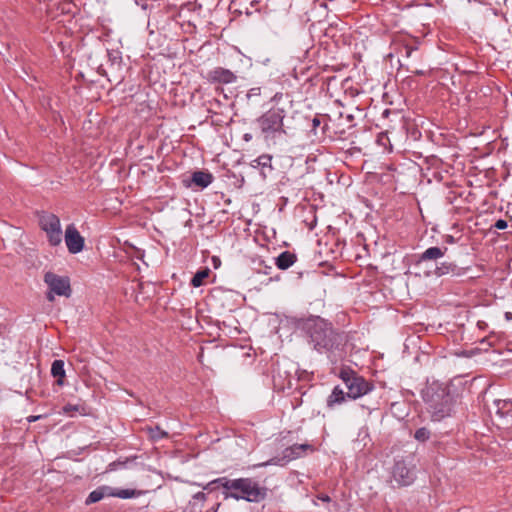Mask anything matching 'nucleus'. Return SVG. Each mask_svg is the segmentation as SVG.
<instances>
[{
    "mask_svg": "<svg viewBox=\"0 0 512 512\" xmlns=\"http://www.w3.org/2000/svg\"><path fill=\"white\" fill-rule=\"evenodd\" d=\"M143 494H145V491H142V490L112 488L111 497H117V498H121V499H130V498L142 496Z\"/></svg>",
    "mask_w": 512,
    "mask_h": 512,
    "instance_id": "obj_18",
    "label": "nucleus"
},
{
    "mask_svg": "<svg viewBox=\"0 0 512 512\" xmlns=\"http://www.w3.org/2000/svg\"><path fill=\"white\" fill-rule=\"evenodd\" d=\"M317 498L319 500H321L322 502H326V503L331 501V498L328 495H326V494L318 495Z\"/></svg>",
    "mask_w": 512,
    "mask_h": 512,
    "instance_id": "obj_33",
    "label": "nucleus"
},
{
    "mask_svg": "<svg viewBox=\"0 0 512 512\" xmlns=\"http://www.w3.org/2000/svg\"><path fill=\"white\" fill-rule=\"evenodd\" d=\"M321 124L320 118L318 116H315L312 119V129L315 131Z\"/></svg>",
    "mask_w": 512,
    "mask_h": 512,
    "instance_id": "obj_31",
    "label": "nucleus"
},
{
    "mask_svg": "<svg viewBox=\"0 0 512 512\" xmlns=\"http://www.w3.org/2000/svg\"><path fill=\"white\" fill-rule=\"evenodd\" d=\"M146 431H147L149 438L153 441H158L160 439L168 437V433L166 431L162 430L159 426L147 427Z\"/></svg>",
    "mask_w": 512,
    "mask_h": 512,
    "instance_id": "obj_22",
    "label": "nucleus"
},
{
    "mask_svg": "<svg viewBox=\"0 0 512 512\" xmlns=\"http://www.w3.org/2000/svg\"><path fill=\"white\" fill-rule=\"evenodd\" d=\"M338 377L346 385L347 396L350 399L360 398L374 389L372 382L367 381L348 366L341 367Z\"/></svg>",
    "mask_w": 512,
    "mask_h": 512,
    "instance_id": "obj_4",
    "label": "nucleus"
},
{
    "mask_svg": "<svg viewBox=\"0 0 512 512\" xmlns=\"http://www.w3.org/2000/svg\"><path fill=\"white\" fill-rule=\"evenodd\" d=\"M51 374L53 377H57V384L62 386L64 384L65 369L64 362L62 360H54L51 366Z\"/></svg>",
    "mask_w": 512,
    "mask_h": 512,
    "instance_id": "obj_19",
    "label": "nucleus"
},
{
    "mask_svg": "<svg viewBox=\"0 0 512 512\" xmlns=\"http://www.w3.org/2000/svg\"><path fill=\"white\" fill-rule=\"evenodd\" d=\"M193 499L201 503H204L207 499V496L204 492H197L196 494H194Z\"/></svg>",
    "mask_w": 512,
    "mask_h": 512,
    "instance_id": "obj_30",
    "label": "nucleus"
},
{
    "mask_svg": "<svg viewBox=\"0 0 512 512\" xmlns=\"http://www.w3.org/2000/svg\"><path fill=\"white\" fill-rule=\"evenodd\" d=\"M301 328L319 353H332L339 350L343 343L342 335L334 330L331 323L319 316L304 319Z\"/></svg>",
    "mask_w": 512,
    "mask_h": 512,
    "instance_id": "obj_1",
    "label": "nucleus"
},
{
    "mask_svg": "<svg viewBox=\"0 0 512 512\" xmlns=\"http://www.w3.org/2000/svg\"><path fill=\"white\" fill-rule=\"evenodd\" d=\"M41 417H42L41 415H35V416L31 415V416L27 417V421L29 423L35 422V421L39 420Z\"/></svg>",
    "mask_w": 512,
    "mask_h": 512,
    "instance_id": "obj_35",
    "label": "nucleus"
},
{
    "mask_svg": "<svg viewBox=\"0 0 512 512\" xmlns=\"http://www.w3.org/2000/svg\"><path fill=\"white\" fill-rule=\"evenodd\" d=\"M507 226V221L504 219H498L494 224V227L498 230H504L507 228Z\"/></svg>",
    "mask_w": 512,
    "mask_h": 512,
    "instance_id": "obj_29",
    "label": "nucleus"
},
{
    "mask_svg": "<svg viewBox=\"0 0 512 512\" xmlns=\"http://www.w3.org/2000/svg\"><path fill=\"white\" fill-rule=\"evenodd\" d=\"M466 270V268H460L452 262H442L440 265L436 266L434 274L437 277H441L448 274L461 276L466 273Z\"/></svg>",
    "mask_w": 512,
    "mask_h": 512,
    "instance_id": "obj_11",
    "label": "nucleus"
},
{
    "mask_svg": "<svg viewBox=\"0 0 512 512\" xmlns=\"http://www.w3.org/2000/svg\"><path fill=\"white\" fill-rule=\"evenodd\" d=\"M219 506H220V503H218L215 508H212V512H216Z\"/></svg>",
    "mask_w": 512,
    "mask_h": 512,
    "instance_id": "obj_37",
    "label": "nucleus"
},
{
    "mask_svg": "<svg viewBox=\"0 0 512 512\" xmlns=\"http://www.w3.org/2000/svg\"><path fill=\"white\" fill-rule=\"evenodd\" d=\"M393 480L399 486H408L413 483L415 479L414 472L408 467L407 463L403 460H396L391 471Z\"/></svg>",
    "mask_w": 512,
    "mask_h": 512,
    "instance_id": "obj_8",
    "label": "nucleus"
},
{
    "mask_svg": "<svg viewBox=\"0 0 512 512\" xmlns=\"http://www.w3.org/2000/svg\"><path fill=\"white\" fill-rule=\"evenodd\" d=\"M297 260L295 253L290 251H283L275 258V265L280 270H286L290 268Z\"/></svg>",
    "mask_w": 512,
    "mask_h": 512,
    "instance_id": "obj_15",
    "label": "nucleus"
},
{
    "mask_svg": "<svg viewBox=\"0 0 512 512\" xmlns=\"http://www.w3.org/2000/svg\"><path fill=\"white\" fill-rule=\"evenodd\" d=\"M271 161H272V157L268 154H263V155H260L257 159H255V163L258 165V166H261V167H270L271 168Z\"/></svg>",
    "mask_w": 512,
    "mask_h": 512,
    "instance_id": "obj_26",
    "label": "nucleus"
},
{
    "mask_svg": "<svg viewBox=\"0 0 512 512\" xmlns=\"http://www.w3.org/2000/svg\"><path fill=\"white\" fill-rule=\"evenodd\" d=\"M228 483H229V478L220 477V478L210 481L206 485H203L202 488H203V490H206L208 492H213V491L217 490L219 487H222L224 489V491H228Z\"/></svg>",
    "mask_w": 512,
    "mask_h": 512,
    "instance_id": "obj_20",
    "label": "nucleus"
},
{
    "mask_svg": "<svg viewBox=\"0 0 512 512\" xmlns=\"http://www.w3.org/2000/svg\"><path fill=\"white\" fill-rule=\"evenodd\" d=\"M243 139L246 142H249L252 139V135L250 133H246L243 135Z\"/></svg>",
    "mask_w": 512,
    "mask_h": 512,
    "instance_id": "obj_36",
    "label": "nucleus"
},
{
    "mask_svg": "<svg viewBox=\"0 0 512 512\" xmlns=\"http://www.w3.org/2000/svg\"><path fill=\"white\" fill-rule=\"evenodd\" d=\"M346 398H348L347 392L345 393L340 386H335L331 394L327 397L326 405L328 408L332 409L336 405L345 402Z\"/></svg>",
    "mask_w": 512,
    "mask_h": 512,
    "instance_id": "obj_13",
    "label": "nucleus"
},
{
    "mask_svg": "<svg viewBox=\"0 0 512 512\" xmlns=\"http://www.w3.org/2000/svg\"><path fill=\"white\" fill-rule=\"evenodd\" d=\"M284 118V109L271 108L257 119V124L265 138L274 137L277 133L287 134L283 126Z\"/></svg>",
    "mask_w": 512,
    "mask_h": 512,
    "instance_id": "obj_5",
    "label": "nucleus"
},
{
    "mask_svg": "<svg viewBox=\"0 0 512 512\" xmlns=\"http://www.w3.org/2000/svg\"><path fill=\"white\" fill-rule=\"evenodd\" d=\"M65 243L71 254H77L84 248L85 240L74 224H69L65 230Z\"/></svg>",
    "mask_w": 512,
    "mask_h": 512,
    "instance_id": "obj_9",
    "label": "nucleus"
},
{
    "mask_svg": "<svg viewBox=\"0 0 512 512\" xmlns=\"http://www.w3.org/2000/svg\"><path fill=\"white\" fill-rule=\"evenodd\" d=\"M312 446L309 444H294L283 451V458L287 461L295 460L305 454Z\"/></svg>",
    "mask_w": 512,
    "mask_h": 512,
    "instance_id": "obj_12",
    "label": "nucleus"
},
{
    "mask_svg": "<svg viewBox=\"0 0 512 512\" xmlns=\"http://www.w3.org/2000/svg\"><path fill=\"white\" fill-rule=\"evenodd\" d=\"M223 495L225 499L234 498L258 503L266 498L267 489L252 478L229 479L228 491H224Z\"/></svg>",
    "mask_w": 512,
    "mask_h": 512,
    "instance_id": "obj_3",
    "label": "nucleus"
},
{
    "mask_svg": "<svg viewBox=\"0 0 512 512\" xmlns=\"http://www.w3.org/2000/svg\"><path fill=\"white\" fill-rule=\"evenodd\" d=\"M423 398L433 421H441L451 415L454 398L447 387H429Z\"/></svg>",
    "mask_w": 512,
    "mask_h": 512,
    "instance_id": "obj_2",
    "label": "nucleus"
},
{
    "mask_svg": "<svg viewBox=\"0 0 512 512\" xmlns=\"http://www.w3.org/2000/svg\"><path fill=\"white\" fill-rule=\"evenodd\" d=\"M430 435L431 433L429 429H427L426 427H421L416 430L414 437L416 440L420 442H425L430 438Z\"/></svg>",
    "mask_w": 512,
    "mask_h": 512,
    "instance_id": "obj_25",
    "label": "nucleus"
},
{
    "mask_svg": "<svg viewBox=\"0 0 512 512\" xmlns=\"http://www.w3.org/2000/svg\"><path fill=\"white\" fill-rule=\"evenodd\" d=\"M495 404H496L498 409H502V408H507L509 410L512 409V402L511 401L496 400Z\"/></svg>",
    "mask_w": 512,
    "mask_h": 512,
    "instance_id": "obj_28",
    "label": "nucleus"
},
{
    "mask_svg": "<svg viewBox=\"0 0 512 512\" xmlns=\"http://www.w3.org/2000/svg\"><path fill=\"white\" fill-rule=\"evenodd\" d=\"M346 120H347V122L349 123V126H348L349 128H351V127H353V126H354V124H353L354 116H353V115H351V114H347V115H346Z\"/></svg>",
    "mask_w": 512,
    "mask_h": 512,
    "instance_id": "obj_34",
    "label": "nucleus"
},
{
    "mask_svg": "<svg viewBox=\"0 0 512 512\" xmlns=\"http://www.w3.org/2000/svg\"><path fill=\"white\" fill-rule=\"evenodd\" d=\"M136 459V456L133 457L132 459L130 458H126L125 460H117V461H114V462H111L108 467H107V471H116L118 469H121V468H125L127 463Z\"/></svg>",
    "mask_w": 512,
    "mask_h": 512,
    "instance_id": "obj_24",
    "label": "nucleus"
},
{
    "mask_svg": "<svg viewBox=\"0 0 512 512\" xmlns=\"http://www.w3.org/2000/svg\"><path fill=\"white\" fill-rule=\"evenodd\" d=\"M112 487L110 486H100L97 489L93 490L89 493L88 497L85 500L86 505H90L96 502H99L104 497H111Z\"/></svg>",
    "mask_w": 512,
    "mask_h": 512,
    "instance_id": "obj_14",
    "label": "nucleus"
},
{
    "mask_svg": "<svg viewBox=\"0 0 512 512\" xmlns=\"http://www.w3.org/2000/svg\"><path fill=\"white\" fill-rule=\"evenodd\" d=\"M39 226L45 232L51 246H58L62 242V229L58 216L53 213H43L39 217Z\"/></svg>",
    "mask_w": 512,
    "mask_h": 512,
    "instance_id": "obj_7",
    "label": "nucleus"
},
{
    "mask_svg": "<svg viewBox=\"0 0 512 512\" xmlns=\"http://www.w3.org/2000/svg\"><path fill=\"white\" fill-rule=\"evenodd\" d=\"M444 242L447 244H454L456 240L452 235H446L444 236Z\"/></svg>",
    "mask_w": 512,
    "mask_h": 512,
    "instance_id": "obj_32",
    "label": "nucleus"
},
{
    "mask_svg": "<svg viewBox=\"0 0 512 512\" xmlns=\"http://www.w3.org/2000/svg\"><path fill=\"white\" fill-rule=\"evenodd\" d=\"M417 49L416 46H412V45H409V44H405L403 47H402V50H401V53L404 54L405 57H410L412 52L415 51Z\"/></svg>",
    "mask_w": 512,
    "mask_h": 512,
    "instance_id": "obj_27",
    "label": "nucleus"
},
{
    "mask_svg": "<svg viewBox=\"0 0 512 512\" xmlns=\"http://www.w3.org/2000/svg\"><path fill=\"white\" fill-rule=\"evenodd\" d=\"M86 410L82 404H71L68 403L62 408V413L65 415L73 416L74 413L85 414Z\"/></svg>",
    "mask_w": 512,
    "mask_h": 512,
    "instance_id": "obj_23",
    "label": "nucleus"
},
{
    "mask_svg": "<svg viewBox=\"0 0 512 512\" xmlns=\"http://www.w3.org/2000/svg\"><path fill=\"white\" fill-rule=\"evenodd\" d=\"M447 248H439V247H429L428 249H426L419 257V261L420 262H423V261H429V260H437L441 257H443L445 255V253L447 252Z\"/></svg>",
    "mask_w": 512,
    "mask_h": 512,
    "instance_id": "obj_16",
    "label": "nucleus"
},
{
    "mask_svg": "<svg viewBox=\"0 0 512 512\" xmlns=\"http://www.w3.org/2000/svg\"><path fill=\"white\" fill-rule=\"evenodd\" d=\"M210 274L209 268H205L199 270L195 273L193 278L191 279V285L195 288H198L203 285L204 279H206Z\"/></svg>",
    "mask_w": 512,
    "mask_h": 512,
    "instance_id": "obj_21",
    "label": "nucleus"
},
{
    "mask_svg": "<svg viewBox=\"0 0 512 512\" xmlns=\"http://www.w3.org/2000/svg\"><path fill=\"white\" fill-rule=\"evenodd\" d=\"M44 282L48 286L46 299L49 302H53L55 300V295L70 297L72 293L70 279L67 276H59L49 271L44 275Z\"/></svg>",
    "mask_w": 512,
    "mask_h": 512,
    "instance_id": "obj_6",
    "label": "nucleus"
},
{
    "mask_svg": "<svg viewBox=\"0 0 512 512\" xmlns=\"http://www.w3.org/2000/svg\"><path fill=\"white\" fill-rule=\"evenodd\" d=\"M206 79L211 84H232L237 81V75L224 67H215L208 71Z\"/></svg>",
    "mask_w": 512,
    "mask_h": 512,
    "instance_id": "obj_10",
    "label": "nucleus"
},
{
    "mask_svg": "<svg viewBox=\"0 0 512 512\" xmlns=\"http://www.w3.org/2000/svg\"><path fill=\"white\" fill-rule=\"evenodd\" d=\"M213 181V175L209 172L195 171L192 174V182L201 188H206Z\"/></svg>",
    "mask_w": 512,
    "mask_h": 512,
    "instance_id": "obj_17",
    "label": "nucleus"
}]
</instances>
